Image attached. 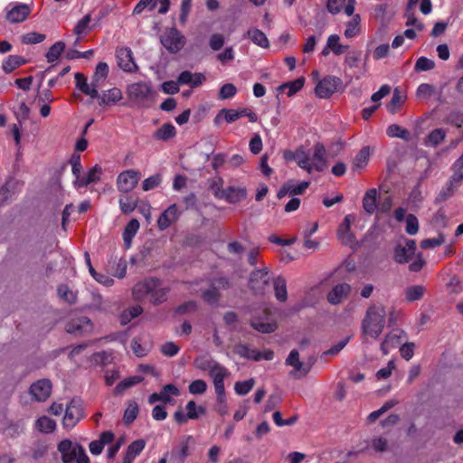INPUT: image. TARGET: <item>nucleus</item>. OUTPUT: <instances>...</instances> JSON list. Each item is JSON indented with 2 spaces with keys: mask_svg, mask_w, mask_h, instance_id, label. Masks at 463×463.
Instances as JSON below:
<instances>
[{
  "mask_svg": "<svg viewBox=\"0 0 463 463\" xmlns=\"http://www.w3.org/2000/svg\"><path fill=\"white\" fill-rule=\"evenodd\" d=\"M346 0H326V9L332 14H339L345 5Z\"/></svg>",
  "mask_w": 463,
  "mask_h": 463,
  "instance_id": "774afa93",
  "label": "nucleus"
},
{
  "mask_svg": "<svg viewBox=\"0 0 463 463\" xmlns=\"http://www.w3.org/2000/svg\"><path fill=\"white\" fill-rule=\"evenodd\" d=\"M227 375L228 371L223 366H216L215 370L213 371L210 375L213 381L216 396H218L220 400L225 395L224 378Z\"/></svg>",
  "mask_w": 463,
  "mask_h": 463,
  "instance_id": "2eb2a0df",
  "label": "nucleus"
},
{
  "mask_svg": "<svg viewBox=\"0 0 463 463\" xmlns=\"http://www.w3.org/2000/svg\"><path fill=\"white\" fill-rule=\"evenodd\" d=\"M108 64L106 62L98 63L90 82L92 87L98 90V89L101 86L102 82L108 77Z\"/></svg>",
  "mask_w": 463,
  "mask_h": 463,
  "instance_id": "393cba45",
  "label": "nucleus"
},
{
  "mask_svg": "<svg viewBox=\"0 0 463 463\" xmlns=\"http://www.w3.org/2000/svg\"><path fill=\"white\" fill-rule=\"evenodd\" d=\"M419 231V222L415 215L409 214L406 218V232L410 235H415Z\"/></svg>",
  "mask_w": 463,
  "mask_h": 463,
  "instance_id": "69168bd1",
  "label": "nucleus"
},
{
  "mask_svg": "<svg viewBox=\"0 0 463 463\" xmlns=\"http://www.w3.org/2000/svg\"><path fill=\"white\" fill-rule=\"evenodd\" d=\"M359 24H360V15H354L353 19L347 23L346 28L345 30V36L346 38H352L355 36L359 31Z\"/></svg>",
  "mask_w": 463,
  "mask_h": 463,
  "instance_id": "603ef678",
  "label": "nucleus"
},
{
  "mask_svg": "<svg viewBox=\"0 0 463 463\" xmlns=\"http://www.w3.org/2000/svg\"><path fill=\"white\" fill-rule=\"evenodd\" d=\"M289 158H293L294 160H296L299 167L307 170L309 174L312 173L313 165L310 163V157L308 154H307L305 151L298 150Z\"/></svg>",
  "mask_w": 463,
  "mask_h": 463,
  "instance_id": "473e14b6",
  "label": "nucleus"
},
{
  "mask_svg": "<svg viewBox=\"0 0 463 463\" xmlns=\"http://www.w3.org/2000/svg\"><path fill=\"white\" fill-rule=\"evenodd\" d=\"M83 416V409L79 400H71L67 405L65 415L62 420L66 429L73 428Z\"/></svg>",
  "mask_w": 463,
  "mask_h": 463,
  "instance_id": "39448f33",
  "label": "nucleus"
},
{
  "mask_svg": "<svg viewBox=\"0 0 463 463\" xmlns=\"http://www.w3.org/2000/svg\"><path fill=\"white\" fill-rule=\"evenodd\" d=\"M435 61L426 57H420L414 66L416 71H427L434 69Z\"/></svg>",
  "mask_w": 463,
  "mask_h": 463,
  "instance_id": "13d9d810",
  "label": "nucleus"
},
{
  "mask_svg": "<svg viewBox=\"0 0 463 463\" xmlns=\"http://www.w3.org/2000/svg\"><path fill=\"white\" fill-rule=\"evenodd\" d=\"M223 180L221 177L211 180L210 190L218 199H223L225 196V189L222 188Z\"/></svg>",
  "mask_w": 463,
  "mask_h": 463,
  "instance_id": "864d4df0",
  "label": "nucleus"
},
{
  "mask_svg": "<svg viewBox=\"0 0 463 463\" xmlns=\"http://www.w3.org/2000/svg\"><path fill=\"white\" fill-rule=\"evenodd\" d=\"M37 427L42 432L51 433L55 430L56 422L52 419L43 416L38 419Z\"/></svg>",
  "mask_w": 463,
  "mask_h": 463,
  "instance_id": "09e8293b",
  "label": "nucleus"
},
{
  "mask_svg": "<svg viewBox=\"0 0 463 463\" xmlns=\"http://www.w3.org/2000/svg\"><path fill=\"white\" fill-rule=\"evenodd\" d=\"M191 440H193L192 436L183 438L180 444L172 449L171 459L177 463H184L185 458L190 455L189 442Z\"/></svg>",
  "mask_w": 463,
  "mask_h": 463,
  "instance_id": "dca6fc26",
  "label": "nucleus"
},
{
  "mask_svg": "<svg viewBox=\"0 0 463 463\" xmlns=\"http://www.w3.org/2000/svg\"><path fill=\"white\" fill-rule=\"evenodd\" d=\"M237 92L236 87L232 83L222 85L219 91V99H227L232 98Z\"/></svg>",
  "mask_w": 463,
  "mask_h": 463,
  "instance_id": "0e129e2a",
  "label": "nucleus"
},
{
  "mask_svg": "<svg viewBox=\"0 0 463 463\" xmlns=\"http://www.w3.org/2000/svg\"><path fill=\"white\" fill-rule=\"evenodd\" d=\"M326 148L323 144L317 143L314 146V154H313V161L312 164L313 169H316L318 172H322L326 167Z\"/></svg>",
  "mask_w": 463,
  "mask_h": 463,
  "instance_id": "a211bd4d",
  "label": "nucleus"
},
{
  "mask_svg": "<svg viewBox=\"0 0 463 463\" xmlns=\"http://www.w3.org/2000/svg\"><path fill=\"white\" fill-rule=\"evenodd\" d=\"M255 384V381L253 379H250L244 382H237L234 385V390L239 395H245L253 388Z\"/></svg>",
  "mask_w": 463,
  "mask_h": 463,
  "instance_id": "bf43d9fd",
  "label": "nucleus"
},
{
  "mask_svg": "<svg viewBox=\"0 0 463 463\" xmlns=\"http://www.w3.org/2000/svg\"><path fill=\"white\" fill-rule=\"evenodd\" d=\"M202 298L209 305H215L221 299V293L217 292L213 287L203 290L201 295Z\"/></svg>",
  "mask_w": 463,
  "mask_h": 463,
  "instance_id": "3c124183",
  "label": "nucleus"
},
{
  "mask_svg": "<svg viewBox=\"0 0 463 463\" xmlns=\"http://www.w3.org/2000/svg\"><path fill=\"white\" fill-rule=\"evenodd\" d=\"M95 99H99V106H109L119 101L122 99V92L118 88H112L99 94Z\"/></svg>",
  "mask_w": 463,
  "mask_h": 463,
  "instance_id": "aec40b11",
  "label": "nucleus"
},
{
  "mask_svg": "<svg viewBox=\"0 0 463 463\" xmlns=\"http://www.w3.org/2000/svg\"><path fill=\"white\" fill-rule=\"evenodd\" d=\"M369 147L364 146L358 154L355 156L354 162H353V169H362L364 168L369 160Z\"/></svg>",
  "mask_w": 463,
  "mask_h": 463,
  "instance_id": "79ce46f5",
  "label": "nucleus"
},
{
  "mask_svg": "<svg viewBox=\"0 0 463 463\" xmlns=\"http://www.w3.org/2000/svg\"><path fill=\"white\" fill-rule=\"evenodd\" d=\"M245 111L235 110V109H221L216 117L214 118V124L216 126L220 125L223 120L227 123H232L238 120L240 118L243 117V113Z\"/></svg>",
  "mask_w": 463,
  "mask_h": 463,
  "instance_id": "6ab92c4d",
  "label": "nucleus"
},
{
  "mask_svg": "<svg viewBox=\"0 0 463 463\" xmlns=\"http://www.w3.org/2000/svg\"><path fill=\"white\" fill-rule=\"evenodd\" d=\"M425 293V288L421 285L411 286L405 290V298L408 302L420 300Z\"/></svg>",
  "mask_w": 463,
  "mask_h": 463,
  "instance_id": "a19ab883",
  "label": "nucleus"
},
{
  "mask_svg": "<svg viewBox=\"0 0 463 463\" xmlns=\"http://www.w3.org/2000/svg\"><path fill=\"white\" fill-rule=\"evenodd\" d=\"M146 441L142 439L131 442L122 463H133L135 458L145 449Z\"/></svg>",
  "mask_w": 463,
  "mask_h": 463,
  "instance_id": "b1692460",
  "label": "nucleus"
},
{
  "mask_svg": "<svg viewBox=\"0 0 463 463\" xmlns=\"http://www.w3.org/2000/svg\"><path fill=\"white\" fill-rule=\"evenodd\" d=\"M156 279H148L142 283H137L133 288V296L136 299H142L150 295L151 290L155 289Z\"/></svg>",
  "mask_w": 463,
  "mask_h": 463,
  "instance_id": "4be33fe9",
  "label": "nucleus"
},
{
  "mask_svg": "<svg viewBox=\"0 0 463 463\" xmlns=\"http://www.w3.org/2000/svg\"><path fill=\"white\" fill-rule=\"evenodd\" d=\"M24 182L10 176L5 183L0 186V198L3 203L10 202L14 194L20 192Z\"/></svg>",
  "mask_w": 463,
  "mask_h": 463,
  "instance_id": "6e6552de",
  "label": "nucleus"
},
{
  "mask_svg": "<svg viewBox=\"0 0 463 463\" xmlns=\"http://www.w3.org/2000/svg\"><path fill=\"white\" fill-rule=\"evenodd\" d=\"M247 196V190L241 187L229 186L225 189V196L223 199L231 203H238Z\"/></svg>",
  "mask_w": 463,
  "mask_h": 463,
  "instance_id": "cd10ccee",
  "label": "nucleus"
},
{
  "mask_svg": "<svg viewBox=\"0 0 463 463\" xmlns=\"http://www.w3.org/2000/svg\"><path fill=\"white\" fill-rule=\"evenodd\" d=\"M339 39L337 34H331L327 39V45L335 55H340L348 49V45L339 43Z\"/></svg>",
  "mask_w": 463,
  "mask_h": 463,
  "instance_id": "a18cd8bd",
  "label": "nucleus"
},
{
  "mask_svg": "<svg viewBox=\"0 0 463 463\" xmlns=\"http://www.w3.org/2000/svg\"><path fill=\"white\" fill-rule=\"evenodd\" d=\"M386 134L390 137H398L407 142L411 139L410 131L397 124L390 125L386 129Z\"/></svg>",
  "mask_w": 463,
  "mask_h": 463,
  "instance_id": "7c9ffc66",
  "label": "nucleus"
},
{
  "mask_svg": "<svg viewBox=\"0 0 463 463\" xmlns=\"http://www.w3.org/2000/svg\"><path fill=\"white\" fill-rule=\"evenodd\" d=\"M57 293L59 298L67 302L68 304L71 305L76 302V295L65 284L58 286Z\"/></svg>",
  "mask_w": 463,
  "mask_h": 463,
  "instance_id": "49530a36",
  "label": "nucleus"
},
{
  "mask_svg": "<svg viewBox=\"0 0 463 463\" xmlns=\"http://www.w3.org/2000/svg\"><path fill=\"white\" fill-rule=\"evenodd\" d=\"M137 413H138L137 403L133 401L129 402L128 408L126 409L125 413H124V417H123L124 422L127 425H129L136 420Z\"/></svg>",
  "mask_w": 463,
  "mask_h": 463,
  "instance_id": "de8ad7c7",
  "label": "nucleus"
},
{
  "mask_svg": "<svg viewBox=\"0 0 463 463\" xmlns=\"http://www.w3.org/2000/svg\"><path fill=\"white\" fill-rule=\"evenodd\" d=\"M316 359L310 358L309 362L303 363L299 361V353L298 350L293 349L290 351L287 360L286 364L294 367V369L300 373V375H306L311 369L313 364Z\"/></svg>",
  "mask_w": 463,
  "mask_h": 463,
  "instance_id": "9b49d317",
  "label": "nucleus"
},
{
  "mask_svg": "<svg viewBox=\"0 0 463 463\" xmlns=\"http://www.w3.org/2000/svg\"><path fill=\"white\" fill-rule=\"evenodd\" d=\"M93 329V324L87 317L71 318L66 325V331L77 336L90 334Z\"/></svg>",
  "mask_w": 463,
  "mask_h": 463,
  "instance_id": "423d86ee",
  "label": "nucleus"
},
{
  "mask_svg": "<svg viewBox=\"0 0 463 463\" xmlns=\"http://www.w3.org/2000/svg\"><path fill=\"white\" fill-rule=\"evenodd\" d=\"M337 233L339 240L344 245L353 246V244H354L355 238L350 229H345L344 226H339Z\"/></svg>",
  "mask_w": 463,
  "mask_h": 463,
  "instance_id": "5fc2aeb1",
  "label": "nucleus"
},
{
  "mask_svg": "<svg viewBox=\"0 0 463 463\" xmlns=\"http://www.w3.org/2000/svg\"><path fill=\"white\" fill-rule=\"evenodd\" d=\"M343 89V81L340 78L328 75L318 81L315 92L318 98L328 99L335 92Z\"/></svg>",
  "mask_w": 463,
  "mask_h": 463,
  "instance_id": "20e7f679",
  "label": "nucleus"
},
{
  "mask_svg": "<svg viewBox=\"0 0 463 463\" xmlns=\"http://www.w3.org/2000/svg\"><path fill=\"white\" fill-rule=\"evenodd\" d=\"M112 269V275L114 277H117L118 279H122L126 276L127 272V263L126 260L120 259L118 262L114 260L113 266L111 268Z\"/></svg>",
  "mask_w": 463,
  "mask_h": 463,
  "instance_id": "680f3d73",
  "label": "nucleus"
},
{
  "mask_svg": "<svg viewBox=\"0 0 463 463\" xmlns=\"http://www.w3.org/2000/svg\"><path fill=\"white\" fill-rule=\"evenodd\" d=\"M178 218V211L175 204L170 205L157 220V225L160 230H165Z\"/></svg>",
  "mask_w": 463,
  "mask_h": 463,
  "instance_id": "f3484780",
  "label": "nucleus"
},
{
  "mask_svg": "<svg viewBox=\"0 0 463 463\" xmlns=\"http://www.w3.org/2000/svg\"><path fill=\"white\" fill-rule=\"evenodd\" d=\"M405 98L402 95L398 89H395L392 99L387 104V109L392 114H395L399 107L404 102Z\"/></svg>",
  "mask_w": 463,
  "mask_h": 463,
  "instance_id": "c03bdc74",
  "label": "nucleus"
},
{
  "mask_svg": "<svg viewBox=\"0 0 463 463\" xmlns=\"http://www.w3.org/2000/svg\"><path fill=\"white\" fill-rule=\"evenodd\" d=\"M435 93V87L429 83H421L416 91L419 99H428Z\"/></svg>",
  "mask_w": 463,
  "mask_h": 463,
  "instance_id": "6e6d98bb",
  "label": "nucleus"
},
{
  "mask_svg": "<svg viewBox=\"0 0 463 463\" xmlns=\"http://www.w3.org/2000/svg\"><path fill=\"white\" fill-rule=\"evenodd\" d=\"M116 56L118 65L127 72H132L137 70V65L134 61L133 53L130 48L122 47L117 50Z\"/></svg>",
  "mask_w": 463,
  "mask_h": 463,
  "instance_id": "9d476101",
  "label": "nucleus"
},
{
  "mask_svg": "<svg viewBox=\"0 0 463 463\" xmlns=\"http://www.w3.org/2000/svg\"><path fill=\"white\" fill-rule=\"evenodd\" d=\"M176 135V130L171 123H165L154 133V137L157 140L167 141Z\"/></svg>",
  "mask_w": 463,
  "mask_h": 463,
  "instance_id": "2f4dec72",
  "label": "nucleus"
},
{
  "mask_svg": "<svg viewBox=\"0 0 463 463\" xmlns=\"http://www.w3.org/2000/svg\"><path fill=\"white\" fill-rule=\"evenodd\" d=\"M446 137V131L442 128H436L432 130L427 137L425 144L436 147L439 146Z\"/></svg>",
  "mask_w": 463,
  "mask_h": 463,
  "instance_id": "58836bf2",
  "label": "nucleus"
},
{
  "mask_svg": "<svg viewBox=\"0 0 463 463\" xmlns=\"http://www.w3.org/2000/svg\"><path fill=\"white\" fill-rule=\"evenodd\" d=\"M65 43L63 42H56L47 52L46 58L49 62L56 61L64 51Z\"/></svg>",
  "mask_w": 463,
  "mask_h": 463,
  "instance_id": "8fccbe9b",
  "label": "nucleus"
},
{
  "mask_svg": "<svg viewBox=\"0 0 463 463\" xmlns=\"http://www.w3.org/2000/svg\"><path fill=\"white\" fill-rule=\"evenodd\" d=\"M102 169L99 165H94L85 176H78L74 182L75 186L83 187L99 180Z\"/></svg>",
  "mask_w": 463,
  "mask_h": 463,
  "instance_id": "412c9836",
  "label": "nucleus"
},
{
  "mask_svg": "<svg viewBox=\"0 0 463 463\" xmlns=\"http://www.w3.org/2000/svg\"><path fill=\"white\" fill-rule=\"evenodd\" d=\"M45 38V34L31 32L22 36V42L25 44H35L42 43Z\"/></svg>",
  "mask_w": 463,
  "mask_h": 463,
  "instance_id": "052dcab7",
  "label": "nucleus"
},
{
  "mask_svg": "<svg viewBox=\"0 0 463 463\" xmlns=\"http://www.w3.org/2000/svg\"><path fill=\"white\" fill-rule=\"evenodd\" d=\"M350 291L351 287L349 284H337L328 292L327 301L332 305H338L348 297Z\"/></svg>",
  "mask_w": 463,
  "mask_h": 463,
  "instance_id": "4468645a",
  "label": "nucleus"
},
{
  "mask_svg": "<svg viewBox=\"0 0 463 463\" xmlns=\"http://www.w3.org/2000/svg\"><path fill=\"white\" fill-rule=\"evenodd\" d=\"M143 381V377L141 376H131L117 384L114 389V393L118 395L122 394L128 388L132 387Z\"/></svg>",
  "mask_w": 463,
  "mask_h": 463,
  "instance_id": "e433bc0d",
  "label": "nucleus"
},
{
  "mask_svg": "<svg viewBox=\"0 0 463 463\" xmlns=\"http://www.w3.org/2000/svg\"><path fill=\"white\" fill-rule=\"evenodd\" d=\"M52 383L48 379H41L33 383L30 387V393L37 402L46 401L52 392Z\"/></svg>",
  "mask_w": 463,
  "mask_h": 463,
  "instance_id": "1a4fd4ad",
  "label": "nucleus"
},
{
  "mask_svg": "<svg viewBox=\"0 0 463 463\" xmlns=\"http://www.w3.org/2000/svg\"><path fill=\"white\" fill-rule=\"evenodd\" d=\"M30 9L26 5H19L7 14V19L11 23H21L29 15Z\"/></svg>",
  "mask_w": 463,
  "mask_h": 463,
  "instance_id": "a878e982",
  "label": "nucleus"
},
{
  "mask_svg": "<svg viewBox=\"0 0 463 463\" xmlns=\"http://www.w3.org/2000/svg\"><path fill=\"white\" fill-rule=\"evenodd\" d=\"M250 287L257 294H261L264 288L269 283L268 269H256L250 274Z\"/></svg>",
  "mask_w": 463,
  "mask_h": 463,
  "instance_id": "ddd939ff",
  "label": "nucleus"
},
{
  "mask_svg": "<svg viewBox=\"0 0 463 463\" xmlns=\"http://www.w3.org/2000/svg\"><path fill=\"white\" fill-rule=\"evenodd\" d=\"M86 262L89 266V270L91 276L95 279L96 281H98L100 284H103L105 286H111L114 282V280L108 277L105 274L96 273V270L91 265L90 258L88 252L85 253Z\"/></svg>",
  "mask_w": 463,
  "mask_h": 463,
  "instance_id": "c9c22d12",
  "label": "nucleus"
},
{
  "mask_svg": "<svg viewBox=\"0 0 463 463\" xmlns=\"http://www.w3.org/2000/svg\"><path fill=\"white\" fill-rule=\"evenodd\" d=\"M210 286L213 287L217 292L222 289H227L232 287V283L225 277H219L211 280Z\"/></svg>",
  "mask_w": 463,
  "mask_h": 463,
  "instance_id": "e2e57ef3",
  "label": "nucleus"
},
{
  "mask_svg": "<svg viewBox=\"0 0 463 463\" xmlns=\"http://www.w3.org/2000/svg\"><path fill=\"white\" fill-rule=\"evenodd\" d=\"M137 202V198H134L132 195L126 194L125 196L119 199L120 210L123 213L128 214L136 209Z\"/></svg>",
  "mask_w": 463,
  "mask_h": 463,
  "instance_id": "4c0bfd02",
  "label": "nucleus"
},
{
  "mask_svg": "<svg viewBox=\"0 0 463 463\" xmlns=\"http://www.w3.org/2000/svg\"><path fill=\"white\" fill-rule=\"evenodd\" d=\"M76 88L79 89L85 95L90 96L91 99L99 97V91L87 82V78L83 73L77 72L75 74Z\"/></svg>",
  "mask_w": 463,
  "mask_h": 463,
  "instance_id": "5701e85b",
  "label": "nucleus"
},
{
  "mask_svg": "<svg viewBox=\"0 0 463 463\" xmlns=\"http://www.w3.org/2000/svg\"><path fill=\"white\" fill-rule=\"evenodd\" d=\"M400 344L401 340L398 332L392 331L385 336L383 342L381 345V350L383 354H387L391 347H396Z\"/></svg>",
  "mask_w": 463,
  "mask_h": 463,
  "instance_id": "f704fd0d",
  "label": "nucleus"
},
{
  "mask_svg": "<svg viewBox=\"0 0 463 463\" xmlns=\"http://www.w3.org/2000/svg\"><path fill=\"white\" fill-rule=\"evenodd\" d=\"M76 447H81V445L70 439H63L58 444L57 449L61 454L63 463H72L76 459L78 454Z\"/></svg>",
  "mask_w": 463,
  "mask_h": 463,
  "instance_id": "f8f14e48",
  "label": "nucleus"
},
{
  "mask_svg": "<svg viewBox=\"0 0 463 463\" xmlns=\"http://www.w3.org/2000/svg\"><path fill=\"white\" fill-rule=\"evenodd\" d=\"M376 198L377 190L375 188H371L366 191L363 198V208L367 213L372 214L377 209Z\"/></svg>",
  "mask_w": 463,
  "mask_h": 463,
  "instance_id": "bb28decb",
  "label": "nucleus"
},
{
  "mask_svg": "<svg viewBox=\"0 0 463 463\" xmlns=\"http://www.w3.org/2000/svg\"><path fill=\"white\" fill-rule=\"evenodd\" d=\"M410 253L402 245L396 246L394 250V260L398 263H406L411 259Z\"/></svg>",
  "mask_w": 463,
  "mask_h": 463,
  "instance_id": "338daca9",
  "label": "nucleus"
},
{
  "mask_svg": "<svg viewBox=\"0 0 463 463\" xmlns=\"http://www.w3.org/2000/svg\"><path fill=\"white\" fill-rule=\"evenodd\" d=\"M250 326L261 333H272L276 330L277 326L274 323H264L260 322L257 319H252L250 321Z\"/></svg>",
  "mask_w": 463,
  "mask_h": 463,
  "instance_id": "4d7b16f0",
  "label": "nucleus"
},
{
  "mask_svg": "<svg viewBox=\"0 0 463 463\" xmlns=\"http://www.w3.org/2000/svg\"><path fill=\"white\" fill-rule=\"evenodd\" d=\"M273 284L277 299L285 302L288 298L286 279L279 276L274 279Z\"/></svg>",
  "mask_w": 463,
  "mask_h": 463,
  "instance_id": "72a5a7b5",
  "label": "nucleus"
},
{
  "mask_svg": "<svg viewBox=\"0 0 463 463\" xmlns=\"http://www.w3.org/2000/svg\"><path fill=\"white\" fill-rule=\"evenodd\" d=\"M139 173L135 170H127L119 174L117 179V186L119 192L128 194L138 184Z\"/></svg>",
  "mask_w": 463,
  "mask_h": 463,
  "instance_id": "0eeeda50",
  "label": "nucleus"
},
{
  "mask_svg": "<svg viewBox=\"0 0 463 463\" xmlns=\"http://www.w3.org/2000/svg\"><path fill=\"white\" fill-rule=\"evenodd\" d=\"M25 63V60L18 55H10L3 63V70L6 73L12 72L16 68Z\"/></svg>",
  "mask_w": 463,
  "mask_h": 463,
  "instance_id": "ea45409f",
  "label": "nucleus"
},
{
  "mask_svg": "<svg viewBox=\"0 0 463 463\" xmlns=\"http://www.w3.org/2000/svg\"><path fill=\"white\" fill-rule=\"evenodd\" d=\"M139 229V222L137 219H132L126 225L124 232H123V241L126 248H129L131 245V241L133 237L136 235Z\"/></svg>",
  "mask_w": 463,
  "mask_h": 463,
  "instance_id": "c85d7f7f",
  "label": "nucleus"
},
{
  "mask_svg": "<svg viewBox=\"0 0 463 463\" xmlns=\"http://www.w3.org/2000/svg\"><path fill=\"white\" fill-rule=\"evenodd\" d=\"M167 292V288H160V281L159 279H156L155 289L151 290L150 292L151 302H153L155 305H157L159 303L165 301Z\"/></svg>",
  "mask_w": 463,
  "mask_h": 463,
  "instance_id": "37998d69",
  "label": "nucleus"
},
{
  "mask_svg": "<svg viewBox=\"0 0 463 463\" xmlns=\"http://www.w3.org/2000/svg\"><path fill=\"white\" fill-rule=\"evenodd\" d=\"M246 35L250 38V40L256 45H259L262 48H268L269 46V43L266 34L257 28L249 29L246 33Z\"/></svg>",
  "mask_w": 463,
  "mask_h": 463,
  "instance_id": "c756f323",
  "label": "nucleus"
},
{
  "mask_svg": "<svg viewBox=\"0 0 463 463\" xmlns=\"http://www.w3.org/2000/svg\"><path fill=\"white\" fill-rule=\"evenodd\" d=\"M385 308L381 305L368 307L362 322L363 334L376 339L383 332L385 325Z\"/></svg>",
  "mask_w": 463,
  "mask_h": 463,
  "instance_id": "f257e3e1",
  "label": "nucleus"
},
{
  "mask_svg": "<svg viewBox=\"0 0 463 463\" xmlns=\"http://www.w3.org/2000/svg\"><path fill=\"white\" fill-rule=\"evenodd\" d=\"M160 43L170 53L175 54L184 48L186 39L175 27H171L161 34Z\"/></svg>",
  "mask_w": 463,
  "mask_h": 463,
  "instance_id": "7ed1b4c3",
  "label": "nucleus"
},
{
  "mask_svg": "<svg viewBox=\"0 0 463 463\" xmlns=\"http://www.w3.org/2000/svg\"><path fill=\"white\" fill-rule=\"evenodd\" d=\"M128 96L136 106L145 108L154 101L156 92L150 83L139 81L128 87Z\"/></svg>",
  "mask_w": 463,
  "mask_h": 463,
  "instance_id": "f03ea898",
  "label": "nucleus"
}]
</instances>
